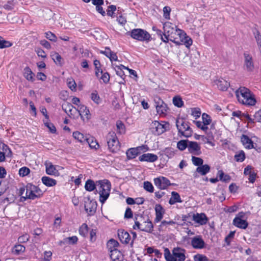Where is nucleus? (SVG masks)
Here are the masks:
<instances>
[{
  "instance_id": "55",
  "label": "nucleus",
  "mask_w": 261,
  "mask_h": 261,
  "mask_svg": "<svg viewBox=\"0 0 261 261\" xmlns=\"http://www.w3.org/2000/svg\"><path fill=\"white\" fill-rule=\"evenodd\" d=\"M164 17L167 19H170V14L171 9L169 6H165L163 8Z\"/></svg>"
},
{
  "instance_id": "37",
  "label": "nucleus",
  "mask_w": 261,
  "mask_h": 261,
  "mask_svg": "<svg viewBox=\"0 0 261 261\" xmlns=\"http://www.w3.org/2000/svg\"><path fill=\"white\" fill-rule=\"evenodd\" d=\"M138 150L137 148H132L126 151V155L129 159L135 158L138 154Z\"/></svg>"
},
{
  "instance_id": "53",
  "label": "nucleus",
  "mask_w": 261,
  "mask_h": 261,
  "mask_svg": "<svg viewBox=\"0 0 261 261\" xmlns=\"http://www.w3.org/2000/svg\"><path fill=\"white\" fill-rule=\"evenodd\" d=\"M30 172V170L29 168L23 167L21 168L19 170V174L20 176L23 177L26 175H28Z\"/></svg>"
},
{
  "instance_id": "29",
  "label": "nucleus",
  "mask_w": 261,
  "mask_h": 261,
  "mask_svg": "<svg viewBox=\"0 0 261 261\" xmlns=\"http://www.w3.org/2000/svg\"><path fill=\"white\" fill-rule=\"evenodd\" d=\"M211 167L207 164L202 165L196 168V171L201 175H205L210 171Z\"/></svg>"
},
{
  "instance_id": "47",
  "label": "nucleus",
  "mask_w": 261,
  "mask_h": 261,
  "mask_svg": "<svg viewBox=\"0 0 261 261\" xmlns=\"http://www.w3.org/2000/svg\"><path fill=\"white\" fill-rule=\"evenodd\" d=\"M2 149L3 150V152H2L3 153L4 155L8 157L11 156L12 151L8 145L5 144H3Z\"/></svg>"
},
{
  "instance_id": "61",
  "label": "nucleus",
  "mask_w": 261,
  "mask_h": 261,
  "mask_svg": "<svg viewBox=\"0 0 261 261\" xmlns=\"http://www.w3.org/2000/svg\"><path fill=\"white\" fill-rule=\"evenodd\" d=\"M45 34V37L47 39H49L50 41H54V42L56 41L57 37L54 33H51V32H46Z\"/></svg>"
},
{
  "instance_id": "40",
  "label": "nucleus",
  "mask_w": 261,
  "mask_h": 261,
  "mask_svg": "<svg viewBox=\"0 0 261 261\" xmlns=\"http://www.w3.org/2000/svg\"><path fill=\"white\" fill-rule=\"evenodd\" d=\"M234 158L236 162H242L245 159V153L243 150L238 151L234 155Z\"/></svg>"
},
{
  "instance_id": "18",
  "label": "nucleus",
  "mask_w": 261,
  "mask_h": 261,
  "mask_svg": "<svg viewBox=\"0 0 261 261\" xmlns=\"http://www.w3.org/2000/svg\"><path fill=\"white\" fill-rule=\"evenodd\" d=\"M75 110L77 111L81 116L82 119L84 120V117L88 120L90 119V113L87 107L83 105H80L77 109L75 108Z\"/></svg>"
},
{
  "instance_id": "2",
  "label": "nucleus",
  "mask_w": 261,
  "mask_h": 261,
  "mask_svg": "<svg viewBox=\"0 0 261 261\" xmlns=\"http://www.w3.org/2000/svg\"><path fill=\"white\" fill-rule=\"evenodd\" d=\"M171 254L168 248L164 250V256L167 261H185L186 250L180 247L174 248Z\"/></svg>"
},
{
  "instance_id": "39",
  "label": "nucleus",
  "mask_w": 261,
  "mask_h": 261,
  "mask_svg": "<svg viewBox=\"0 0 261 261\" xmlns=\"http://www.w3.org/2000/svg\"><path fill=\"white\" fill-rule=\"evenodd\" d=\"M117 132L120 134H124L125 133V127L124 123L120 120L116 122Z\"/></svg>"
},
{
  "instance_id": "1",
  "label": "nucleus",
  "mask_w": 261,
  "mask_h": 261,
  "mask_svg": "<svg viewBox=\"0 0 261 261\" xmlns=\"http://www.w3.org/2000/svg\"><path fill=\"white\" fill-rule=\"evenodd\" d=\"M236 95L239 102L247 106H254L256 99L250 90L245 87H240L236 91Z\"/></svg>"
},
{
  "instance_id": "50",
  "label": "nucleus",
  "mask_w": 261,
  "mask_h": 261,
  "mask_svg": "<svg viewBox=\"0 0 261 261\" xmlns=\"http://www.w3.org/2000/svg\"><path fill=\"white\" fill-rule=\"evenodd\" d=\"M194 261H209L208 258L204 255L197 254L194 256Z\"/></svg>"
},
{
  "instance_id": "11",
  "label": "nucleus",
  "mask_w": 261,
  "mask_h": 261,
  "mask_svg": "<svg viewBox=\"0 0 261 261\" xmlns=\"http://www.w3.org/2000/svg\"><path fill=\"white\" fill-rule=\"evenodd\" d=\"M245 215V213L243 212L239 213L233 220V224L239 228L246 229L248 223L246 220L243 219Z\"/></svg>"
},
{
  "instance_id": "52",
  "label": "nucleus",
  "mask_w": 261,
  "mask_h": 261,
  "mask_svg": "<svg viewBox=\"0 0 261 261\" xmlns=\"http://www.w3.org/2000/svg\"><path fill=\"white\" fill-rule=\"evenodd\" d=\"M117 21L121 25H124L127 22L125 16L121 13H119V15L117 18Z\"/></svg>"
},
{
  "instance_id": "7",
  "label": "nucleus",
  "mask_w": 261,
  "mask_h": 261,
  "mask_svg": "<svg viewBox=\"0 0 261 261\" xmlns=\"http://www.w3.org/2000/svg\"><path fill=\"white\" fill-rule=\"evenodd\" d=\"M133 39L140 41L149 42L151 40V36L146 31L141 29H134L127 32Z\"/></svg>"
},
{
  "instance_id": "27",
  "label": "nucleus",
  "mask_w": 261,
  "mask_h": 261,
  "mask_svg": "<svg viewBox=\"0 0 261 261\" xmlns=\"http://www.w3.org/2000/svg\"><path fill=\"white\" fill-rule=\"evenodd\" d=\"M46 173L50 175H58V171L56 169L55 166L51 163L46 164Z\"/></svg>"
},
{
  "instance_id": "17",
  "label": "nucleus",
  "mask_w": 261,
  "mask_h": 261,
  "mask_svg": "<svg viewBox=\"0 0 261 261\" xmlns=\"http://www.w3.org/2000/svg\"><path fill=\"white\" fill-rule=\"evenodd\" d=\"M188 148L189 152L195 155H199L201 154V147L196 142L189 141Z\"/></svg>"
},
{
  "instance_id": "54",
  "label": "nucleus",
  "mask_w": 261,
  "mask_h": 261,
  "mask_svg": "<svg viewBox=\"0 0 261 261\" xmlns=\"http://www.w3.org/2000/svg\"><path fill=\"white\" fill-rule=\"evenodd\" d=\"M253 34L257 45H259L260 44H261V35L260 33L257 30L255 29L253 31Z\"/></svg>"
},
{
  "instance_id": "56",
  "label": "nucleus",
  "mask_w": 261,
  "mask_h": 261,
  "mask_svg": "<svg viewBox=\"0 0 261 261\" xmlns=\"http://www.w3.org/2000/svg\"><path fill=\"white\" fill-rule=\"evenodd\" d=\"M203 123L204 124L208 125L211 123L212 120L210 116L206 113H203L202 115Z\"/></svg>"
},
{
  "instance_id": "63",
  "label": "nucleus",
  "mask_w": 261,
  "mask_h": 261,
  "mask_svg": "<svg viewBox=\"0 0 261 261\" xmlns=\"http://www.w3.org/2000/svg\"><path fill=\"white\" fill-rule=\"evenodd\" d=\"M91 98L97 104L100 102V97L97 93H92L91 94Z\"/></svg>"
},
{
  "instance_id": "42",
  "label": "nucleus",
  "mask_w": 261,
  "mask_h": 261,
  "mask_svg": "<svg viewBox=\"0 0 261 261\" xmlns=\"http://www.w3.org/2000/svg\"><path fill=\"white\" fill-rule=\"evenodd\" d=\"M25 247L22 245H16L13 249V252L15 254L18 255L23 252L25 251Z\"/></svg>"
},
{
  "instance_id": "14",
  "label": "nucleus",
  "mask_w": 261,
  "mask_h": 261,
  "mask_svg": "<svg viewBox=\"0 0 261 261\" xmlns=\"http://www.w3.org/2000/svg\"><path fill=\"white\" fill-rule=\"evenodd\" d=\"M155 185L160 189L165 190L171 185L170 180L166 177L160 176L154 179Z\"/></svg>"
},
{
  "instance_id": "59",
  "label": "nucleus",
  "mask_w": 261,
  "mask_h": 261,
  "mask_svg": "<svg viewBox=\"0 0 261 261\" xmlns=\"http://www.w3.org/2000/svg\"><path fill=\"white\" fill-rule=\"evenodd\" d=\"M195 124L197 127L200 128L203 131L206 132L208 129V127L207 126V125L204 124L203 122L201 121H195Z\"/></svg>"
},
{
  "instance_id": "20",
  "label": "nucleus",
  "mask_w": 261,
  "mask_h": 261,
  "mask_svg": "<svg viewBox=\"0 0 261 261\" xmlns=\"http://www.w3.org/2000/svg\"><path fill=\"white\" fill-rule=\"evenodd\" d=\"M118 236L120 242L123 244H128L131 240L129 234L123 229L118 231Z\"/></svg>"
},
{
  "instance_id": "64",
  "label": "nucleus",
  "mask_w": 261,
  "mask_h": 261,
  "mask_svg": "<svg viewBox=\"0 0 261 261\" xmlns=\"http://www.w3.org/2000/svg\"><path fill=\"white\" fill-rule=\"evenodd\" d=\"M29 240V236L27 234H23L19 237L18 241L20 243H23L28 242Z\"/></svg>"
},
{
  "instance_id": "35",
  "label": "nucleus",
  "mask_w": 261,
  "mask_h": 261,
  "mask_svg": "<svg viewBox=\"0 0 261 261\" xmlns=\"http://www.w3.org/2000/svg\"><path fill=\"white\" fill-rule=\"evenodd\" d=\"M119 243L114 240L111 239L109 240L107 243V248L110 252H111V250H113L114 249H117V247L119 246Z\"/></svg>"
},
{
  "instance_id": "23",
  "label": "nucleus",
  "mask_w": 261,
  "mask_h": 261,
  "mask_svg": "<svg viewBox=\"0 0 261 261\" xmlns=\"http://www.w3.org/2000/svg\"><path fill=\"white\" fill-rule=\"evenodd\" d=\"M155 218L154 222L157 223L160 222L163 217L164 211L163 207L160 204H157L155 207Z\"/></svg>"
},
{
  "instance_id": "57",
  "label": "nucleus",
  "mask_w": 261,
  "mask_h": 261,
  "mask_svg": "<svg viewBox=\"0 0 261 261\" xmlns=\"http://www.w3.org/2000/svg\"><path fill=\"white\" fill-rule=\"evenodd\" d=\"M12 45V43L10 41L5 40L3 39H2L0 42V48H4L10 47Z\"/></svg>"
},
{
  "instance_id": "45",
  "label": "nucleus",
  "mask_w": 261,
  "mask_h": 261,
  "mask_svg": "<svg viewBox=\"0 0 261 261\" xmlns=\"http://www.w3.org/2000/svg\"><path fill=\"white\" fill-rule=\"evenodd\" d=\"M43 122L45 126H46L52 134L56 133V128L53 123L48 122V120H43Z\"/></svg>"
},
{
  "instance_id": "34",
  "label": "nucleus",
  "mask_w": 261,
  "mask_h": 261,
  "mask_svg": "<svg viewBox=\"0 0 261 261\" xmlns=\"http://www.w3.org/2000/svg\"><path fill=\"white\" fill-rule=\"evenodd\" d=\"M72 136L75 139H76L81 143H85L88 137L84 136V135L80 132L76 131L73 133Z\"/></svg>"
},
{
  "instance_id": "36",
  "label": "nucleus",
  "mask_w": 261,
  "mask_h": 261,
  "mask_svg": "<svg viewBox=\"0 0 261 261\" xmlns=\"http://www.w3.org/2000/svg\"><path fill=\"white\" fill-rule=\"evenodd\" d=\"M62 108L63 110L69 116H70V115H72L71 112L72 109L75 108L69 102H65L63 103L62 106Z\"/></svg>"
},
{
  "instance_id": "41",
  "label": "nucleus",
  "mask_w": 261,
  "mask_h": 261,
  "mask_svg": "<svg viewBox=\"0 0 261 261\" xmlns=\"http://www.w3.org/2000/svg\"><path fill=\"white\" fill-rule=\"evenodd\" d=\"M189 141L188 140H182L178 141L177 143V147L181 151L184 150L188 146V143Z\"/></svg>"
},
{
  "instance_id": "15",
  "label": "nucleus",
  "mask_w": 261,
  "mask_h": 261,
  "mask_svg": "<svg viewBox=\"0 0 261 261\" xmlns=\"http://www.w3.org/2000/svg\"><path fill=\"white\" fill-rule=\"evenodd\" d=\"M154 106L159 114H165L167 110V106L164 101L159 97L154 99Z\"/></svg>"
},
{
  "instance_id": "8",
  "label": "nucleus",
  "mask_w": 261,
  "mask_h": 261,
  "mask_svg": "<svg viewBox=\"0 0 261 261\" xmlns=\"http://www.w3.org/2000/svg\"><path fill=\"white\" fill-rule=\"evenodd\" d=\"M164 36L170 37V41L174 43H177L178 41L176 38H174L173 35L176 32H180V29H178L177 27L173 24L170 22H166L164 24L163 26Z\"/></svg>"
},
{
  "instance_id": "46",
  "label": "nucleus",
  "mask_w": 261,
  "mask_h": 261,
  "mask_svg": "<svg viewBox=\"0 0 261 261\" xmlns=\"http://www.w3.org/2000/svg\"><path fill=\"white\" fill-rule=\"evenodd\" d=\"M116 11V6L115 5H110L108 7L107 10V15L112 18L115 17V12Z\"/></svg>"
},
{
  "instance_id": "22",
  "label": "nucleus",
  "mask_w": 261,
  "mask_h": 261,
  "mask_svg": "<svg viewBox=\"0 0 261 261\" xmlns=\"http://www.w3.org/2000/svg\"><path fill=\"white\" fill-rule=\"evenodd\" d=\"M241 141L245 148L250 149L254 148L253 142L246 135H242Z\"/></svg>"
},
{
  "instance_id": "10",
  "label": "nucleus",
  "mask_w": 261,
  "mask_h": 261,
  "mask_svg": "<svg viewBox=\"0 0 261 261\" xmlns=\"http://www.w3.org/2000/svg\"><path fill=\"white\" fill-rule=\"evenodd\" d=\"M85 210L88 216H93L97 209V203L93 199H90L89 197L84 198Z\"/></svg>"
},
{
  "instance_id": "31",
  "label": "nucleus",
  "mask_w": 261,
  "mask_h": 261,
  "mask_svg": "<svg viewBox=\"0 0 261 261\" xmlns=\"http://www.w3.org/2000/svg\"><path fill=\"white\" fill-rule=\"evenodd\" d=\"M23 75L24 77L28 81H34V74L30 67H26L23 70Z\"/></svg>"
},
{
  "instance_id": "24",
  "label": "nucleus",
  "mask_w": 261,
  "mask_h": 261,
  "mask_svg": "<svg viewBox=\"0 0 261 261\" xmlns=\"http://www.w3.org/2000/svg\"><path fill=\"white\" fill-rule=\"evenodd\" d=\"M215 83L218 88L222 91H226L230 86L229 83L223 79L216 80Z\"/></svg>"
},
{
  "instance_id": "44",
  "label": "nucleus",
  "mask_w": 261,
  "mask_h": 261,
  "mask_svg": "<svg viewBox=\"0 0 261 261\" xmlns=\"http://www.w3.org/2000/svg\"><path fill=\"white\" fill-rule=\"evenodd\" d=\"M88 232V227L86 223H83L80 227L79 233L83 237H86Z\"/></svg>"
},
{
  "instance_id": "3",
  "label": "nucleus",
  "mask_w": 261,
  "mask_h": 261,
  "mask_svg": "<svg viewBox=\"0 0 261 261\" xmlns=\"http://www.w3.org/2000/svg\"><path fill=\"white\" fill-rule=\"evenodd\" d=\"M142 215H138L135 217V225L133 226L134 229H139L141 231L147 232H151L153 231V225L152 222L149 220L143 221Z\"/></svg>"
},
{
  "instance_id": "9",
  "label": "nucleus",
  "mask_w": 261,
  "mask_h": 261,
  "mask_svg": "<svg viewBox=\"0 0 261 261\" xmlns=\"http://www.w3.org/2000/svg\"><path fill=\"white\" fill-rule=\"evenodd\" d=\"M109 149L112 152H115L119 148V142L114 132H110L107 136Z\"/></svg>"
},
{
  "instance_id": "30",
  "label": "nucleus",
  "mask_w": 261,
  "mask_h": 261,
  "mask_svg": "<svg viewBox=\"0 0 261 261\" xmlns=\"http://www.w3.org/2000/svg\"><path fill=\"white\" fill-rule=\"evenodd\" d=\"M41 180L42 183L47 187H53L57 184L56 180L48 176H43Z\"/></svg>"
},
{
  "instance_id": "6",
  "label": "nucleus",
  "mask_w": 261,
  "mask_h": 261,
  "mask_svg": "<svg viewBox=\"0 0 261 261\" xmlns=\"http://www.w3.org/2000/svg\"><path fill=\"white\" fill-rule=\"evenodd\" d=\"M176 126L178 129V135L189 138L192 135V128L190 127L188 122H185L183 119L176 120Z\"/></svg>"
},
{
  "instance_id": "19",
  "label": "nucleus",
  "mask_w": 261,
  "mask_h": 261,
  "mask_svg": "<svg viewBox=\"0 0 261 261\" xmlns=\"http://www.w3.org/2000/svg\"><path fill=\"white\" fill-rule=\"evenodd\" d=\"M179 34L180 35L177 37V38L179 39V45L183 43L187 47H189L193 42L191 38L187 36L186 34L182 30H181V33Z\"/></svg>"
},
{
  "instance_id": "62",
  "label": "nucleus",
  "mask_w": 261,
  "mask_h": 261,
  "mask_svg": "<svg viewBox=\"0 0 261 261\" xmlns=\"http://www.w3.org/2000/svg\"><path fill=\"white\" fill-rule=\"evenodd\" d=\"M67 85L68 87L71 90H75L76 84L75 81L72 79H68L67 82Z\"/></svg>"
},
{
  "instance_id": "33",
  "label": "nucleus",
  "mask_w": 261,
  "mask_h": 261,
  "mask_svg": "<svg viewBox=\"0 0 261 261\" xmlns=\"http://www.w3.org/2000/svg\"><path fill=\"white\" fill-rule=\"evenodd\" d=\"M91 148L97 149L99 148V145L97 141L92 137L89 136L88 137L86 142Z\"/></svg>"
},
{
  "instance_id": "32",
  "label": "nucleus",
  "mask_w": 261,
  "mask_h": 261,
  "mask_svg": "<svg viewBox=\"0 0 261 261\" xmlns=\"http://www.w3.org/2000/svg\"><path fill=\"white\" fill-rule=\"evenodd\" d=\"M110 252V257L113 261L119 260L122 258V253L118 249H114L113 250H111V252Z\"/></svg>"
},
{
  "instance_id": "51",
  "label": "nucleus",
  "mask_w": 261,
  "mask_h": 261,
  "mask_svg": "<svg viewBox=\"0 0 261 261\" xmlns=\"http://www.w3.org/2000/svg\"><path fill=\"white\" fill-rule=\"evenodd\" d=\"M143 187L146 191L150 193L153 192L154 188L150 182H149L148 181H144Z\"/></svg>"
},
{
  "instance_id": "26",
  "label": "nucleus",
  "mask_w": 261,
  "mask_h": 261,
  "mask_svg": "<svg viewBox=\"0 0 261 261\" xmlns=\"http://www.w3.org/2000/svg\"><path fill=\"white\" fill-rule=\"evenodd\" d=\"M50 56L56 64L62 66L64 64L62 57L57 52L51 53Z\"/></svg>"
},
{
  "instance_id": "13",
  "label": "nucleus",
  "mask_w": 261,
  "mask_h": 261,
  "mask_svg": "<svg viewBox=\"0 0 261 261\" xmlns=\"http://www.w3.org/2000/svg\"><path fill=\"white\" fill-rule=\"evenodd\" d=\"M244 69L248 72L253 71L254 69V64L251 55L247 53H244Z\"/></svg>"
},
{
  "instance_id": "48",
  "label": "nucleus",
  "mask_w": 261,
  "mask_h": 261,
  "mask_svg": "<svg viewBox=\"0 0 261 261\" xmlns=\"http://www.w3.org/2000/svg\"><path fill=\"white\" fill-rule=\"evenodd\" d=\"M191 160L192 163L196 166L199 167L203 163V160L201 158L195 156H192Z\"/></svg>"
},
{
  "instance_id": "60",
  "label": "nucleus",
  "mask_w": 261,
  "mask_h": 261,
  "mask_svg": "<svg viewBox=\"0 0 261 261\" xmlns=\"http://www.w3.org/2000/svg\"><path fill=\"white\" fill-rule=\"evenodd\" d=\"M165 154L168 157V158H172L174 155V151L172 148H166L165 149Z\"/></svg>"
},
{
  "instance_id": "4",
  "label": "nucleus",
  "mask_w": 261,
  "mask_h": 261,
  "mask_svg": "<svg viewBox=\"0 0 261 261\" xmlns=\"http://www.w3.org/2000/svg\"><path fill=\"white\" fill-rule=\"evenodd\" d=\"M43 193L40 189L32 184L29 183L26 185L25 196L21 197L24 201L28 199L34 200L41 197Z\"/></svg>"
},
{
  "instance_id": "12",
  "label": "nucleus",
  "mask_w": 261,
  "mask_h": 261,
  "mask_svg": "<svg viewBox=\"0 0 261 261\" xmlns=\"http://www.w3.org/2000/svg\"><path fill=\"white\" fill-rule=\"evenodd\" d=\"M167 125H169V123H167L165 124H163L158 121H154L152 122L151 129L155 135H160L166 131Z\"/></svg>"
},
{
  "instance_id": "21",
  "label": "nucleus",
  "mask_w": 261,
  "mask_h": 261,
  "mask_svg": "<svg viewBox=\"0 0 261 261\" xmlns=\"http://www.w3.org/2000/svg\"><path fill=\"white\" fill-rule=\"evenodd\" d=\"M158 159V156L152 153H144L139 157V160L141 162H154Z\"/></svg>"
},
{
  "instance_id": "58",
  "label": "nucleus",
  "mask_w": 261,
  "mask_h": 261,
  "mask_svg": "<svg viewBox=\"0 0 261 261\" xmlns=\"http://www.w3.org/2000/svg\"><path fill=\"white\" fill-rule=\"evenodd\" d=\"M192 115L197 119L199 118L201 115V112L199 108H194L192 109Z\"/></svg>"
},
{
  "instance_id": "49",
  "label": "nucleus",
  "mask_w": 261,
  "mask_h": 261,
  "mask_svg": "<svg viewBox=\"0 0 261 261\" xmlns=\"http://www.w3.org/2000/svg\"><path fill=\"white\" fill-rule=\"evenodd\" d=\"M78 238L76 236H72L64 238V243H67L68 244H74L77 242Z\"/></svg>"
},
{
  "instance_id": "38",
  "label": "nucleus",
  "mask_w": 261,
  "mask_h": 261,
  "mask_svg": "<svg viewBox=\"0 0 261 261\" xmlns=\"http://www.w3.org/2000/svg\"><path fill=\"white\" fill-rule=\"evenodd\" d=\"M95 184L93 180L88 179L86 181L85 185V188L86 191L91 192L95 189Z\"/></svg>"
},
{
  "instance_id": "5",
  "label": "nucleus",
  "mask_w": 261,
  "mask_h": 261,
  "mask_svg": "<svg viewBox=\"0 0 261 261\" xmlns=\"http://www.w3.org/2000/svg\"><path fill=\"white\" fill-rule=\"evenodd\" d=\"M97 184L98 186H99L98 190L99 201L102 204H103L110 195L111 185L108 180H99Z\"/></svg>"
},
{
  "instance_id": "16",
  "label": "nucleus",
  "mask_w": 261,
  "mask_h": 261,
  "mask_svg": "<svg viewBox=\"0 0 261 261\" xmlns=\"http://www.w3.org/2000/svg\"><path fill=\"white\" fill-rule=\"evenodd\" d=\"M191 245L196 249H201L205 247V243L201 236H196L191 239Z\"/></svg>"
},
{
  "instance_id": "28",
  "label": "nucleus",
  "mask_w": 261,
  "mask_h": 261,
  "mask_svg": "<svg viewBox=\"0 0 261 261\" xmlns=\"http://www.w3.org/2000/svg\"><path fill=\"white\" fill-rule=\"evenodd\" d=\"M182 200H181L179 194L176 192L173 191L171 192V197L169 199V203L171 205H173L176 203H181Z\"/></svg>"
},
{
  "instance_id": "43",
  "label": "nucleus",
  "mask_w": 261,
  "mask_h": 261,
  "mask_svg": "<svg viewBox=\"0 0 261 261\" xmlns=\"http://www.w3.org/2000/svg\"><path fill=\"white\" fill-rule=\"evenodd\" d=\"M173 103L178 108H181L184 105V101L179 96H175L173 98Z\"/></svg>"
},
{
  "instance_id": "25",
  "label": "nucleus",
  "mask_w": 261,
  "mask_h": 261,
  "mask_svg": "<svg viewBox=\"0 0 261 261\" xmlns=\"http://www.w3.org/2000/svg\"><path fill=\"white\" fill-rule=\"evenodd\" d=\"M193 220L201 225L206 223L207 219L204 214H196L193 215Z\"/></svg>"
}]
</instances>
